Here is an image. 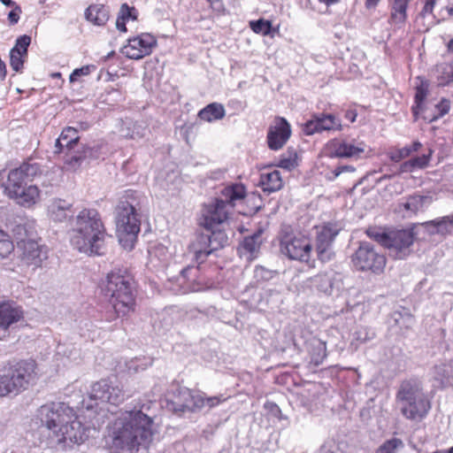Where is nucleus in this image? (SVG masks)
I'll return each mask as SVG.
<instances>
[{
    "label": "nucleus",
    "mask_w": 453,
    "mask_h": 453,
    "mask_svg": "<svg viewBox=\"0 0 453 453\" xmlns=\"http://www.w3.org/2000/svg\"><path fill=\"white\" fill-rule=\"evenodd\" d=\"M152 402H138L132 409L117 417L110 427L111 449L114 453H136L147 448L154 434V421L150 414Z\"/></svg>",
    "instance_id": "f257e3e1"
},
{
    "label": "nucleus",
    "mask_w": 453,
    "mask_h": 453,
    "mask_svg": "<svg viewBox=\"0 0 453 453\" xmlns=\"http://www.w3.org/2000/svg\"><path fill=\"white\" fill-rule=\"evenodd\" d=\"M38 417L50 431L51 447L65 449L82 443L88 436V428L77 418L73 408L65 403H50L42 405Z\"/></svg>",
    "instance_id": "f03ea898"
},
{
    "label": "nucleus",
    "mask_w": 453,
    "mask_h": 453,
    "mask_svg": "<svg viewBox=\"0 0 453 453\" xmlns=\"http://www.w3.org/2000/svg\"><path fill=\"white\" fill-rule=\"evenodd\" d=\"M106 236L101 216L95 209H83L72 220L70 242L81 253L104 255Z\"/></svg>",
    "instance_id": "7ed1b4c3"
},
{
    "label": "nucleus",
    "mask_w": 453,
    "mask_h": 453,
    "mask_svg": "<svg viewBox=\"0 0 453 453\" xmlns=\"http://www.w3.org/2000/svg\"><path fill=\"white\" fill-rule=\"evenodd\" d=\"M38 379L35 360H10L0 365V397L16 396L35 385Z\"/></svg>",
    "instance_id": "20e7f679"
},
{
    "label": "nucleus",
    "mask_w": 453,
    "mask_h": 453,
    "mask_svg": "<svg viewBox=\"0 0 453 453\" xmlns=\"http://www.w3.org/2000/svg\"><path fill=\"white\" fill-rule=\"evenodd\" d=\"M139 194L127 190L115 208L117 234L125 249H133L140 232L141 219Z\"/></svg>",
    "instance_id": "39448f33"
},
{
    "label": "nucleus",
    "mask_w": 453,
    "mask_h": 453,
    "mask_svg": "<svg viewBox=\"0 0 453 453\" xmlns=\"http://www.w3.org/2000/svg\"><path fill=\"white\" fill-rule=\"evenodd\" d=\"M103 292L115 313L108 319L109 321L117 317H125L134 311L135 306L134 281L126 272L118 270L109 273L104 282Z\"/></svg>",
    "instance_id": "423d86ee"
},
{
    "label": "nucleus",
    "mask_w": 453,
    "mask_h": 453,
    "mask_svg": "<svg viewBox=\"0 0 453 453\" xmlns=\"http://www.w3.org/2000/svg\"><path fill=\"white\" fill-rule=\"evenodd\" d=\"M395 397L400 404L401 413L410 420H422L431 409L430 400L417 379L403 380Z\"/></svg>",
    "instance_id": "0eeeda50"
},
{
    "label": "nucleus",
    "mask_w": 453,
    "mask_h": 453,
    "mask_svg": "<svg viewBox=\"0 0 453 453\" xmlns=\"http://www.w3.org/2000/svg\"><path fill=\"white\" fill-rule=\"evenodd\" d=\"M245 188L242 184H233L221 190V197L216 198L211 203L205 205L202 211L199 225L207 231L223 223L228 217L227 204L234 205V202L244 198Z\"/></svg>",
    "instance_id": "6e6552de"
},
{
    "label": "nucleus",
    "mask_w": 453,
    "mask_h": 453,
    "mask_svg": "<svg viewBox=\"0 0 453 453\" xmlns=\"http://www.w3.org/2000/svg\"><path fill=\"white\" fill-rule=\"evenodd\" d=\"M370 238L374 239L381 246L394 252L397 259H403L408 255V249L414 241L413 232L411 230L401 229L392 230L382 233H372Z\"/></svg>",
    "instance_id": "1a4fd4ad"
},
{
    "label": "nucleus",
    "mask_w": 453,
    "mask_h": 453,
    "mask_svg": "<svg viewBox=\"0 0 453 453\" xmlns=\"http://www.w3.org/2000/svg\"><path fill=\"white\" fill-rule=\"evenodd\" d=\"M25 322L23 307L14 301L0 302V341L6 340Z\"/></svg>",
    "instance_id": "9d476101"
},
{
    "label": "nucleus",
    "mask_w": 453,
    "mask_h": 453,
    "mask_svg": "<svg viewBox=\"0 0 453 453\" xmlns=\"http://www.w3.org/2000/svg\"><path fill=\"white\" fill-rule=\"evenodd\" d=\"M126 398L122 386L117 382L107 379H103L94 383L91 387L89 399L91 401H99L103 403L119 405Z\"/></svg>",
    "instance_id": "9b49d317"
},
{
    "label": "nucleus",
    "mask_w": 453,
    "mask_h": 453,
    "mask_svg": "<svg viewBox=\"0 0 453 453\" xmlns=\"http://www.w3.org/2000/svg\"><path fill=\"white\" fill-rule=\"evenodd\" d=\"M342 228L341 224L337 222H328L318 229L316 250L320 261L325 263L332 259L334 253L331 246Z\"/></svg>",
    "instance_id": "f8f14e48"
},
{
    "label": "nucleus",
    "mask_w": 453,
    "mask_h": 453,
    "mask_svg": "<svg viewBox=\"0 0 453 453\" xmlns=\"http://www.w3.org/2000/svg\"><path fill=\"white\" fill-rule=\"evenodd\" d=\"M311 249L310 241L304 237L286 235L280 241L281 253L292 260L309 262Z\"/></svg>",
    "instance_id": "ddd939ff"
},
{
    "label": "nucleus",
    "mask_w": 453,
    "mask_h": 453,
    "mask_svg": "<svg viewBox=\"0 0 453 453\" xmlns=\"http://www.w3.org/2000/svg\"><path fill=\"white\" fill-rule=\"evenodd\" d=\"M171 405L174 412H196L204 408L202 395L187 388H180L175 392Z\"/></svg>",
    "instance_id": "4468645a"
},
{
    "label": "nucleus",
    "mask_w": 453,
    "mask_h": 453,
    "mask_svg": "<svg viewBox=\"0 0 453 453\" xmlns=\"http://www.w3.org/2000/svg\"><path fill=\"white\" fill-rule=\"evenodd\" d=\"M156 46V38L150 34L143 33L128 39L127 43L121 49V53L130 59H141L150 55Z\"/></svg>",
    "instance_id": "2eb2a0df"
},
{
    "label": "nucleus",
    "mask_w": 453,
    "mask_h": 453,
    "mask_svg": "<svg viewBox=\"0 0 453 453\" xmlns=\"http://www.w3.org/2000/svg\"><path fill=\"white\" fill-rule=\"evenodd\" d=\"M18 250L21 261L27 265L38 267L48 257L47 247L33 239H19Z\"/></svg>",
    "instance_id": "dca6fc26"
},
{
    "label": "nucleus",
    "mask_w": 453,
    "mask_h": 453,
    "mask_svg": "<svg viewBox=\"0 0 453 453\" xmlns=\"http://www.w3.org/2000/svg\"><path fill=\"white\" fill-rule=\"evenodd\" d=\"M222 235L221 233H199L196 234L194 240L188 246V251L193 255V258L201 264L205 261L207 257L212 253L213 250H218L220 246L219 243L214 244L216 236Z\"/></svg>",
    "instance_id": "f3484780"
},
{
    "label": "nucleus",
    "mask_w": 453,
    "mask_h": 453,
    "mask_svg": "<svg viewBox=\"0 0 453 453\" xmlns=\"http://www.w3.org/2000/svg\"><path fill=\"white\" fill-rule=\"evenodd\" d=\"M415 322L410 309L401 305L395 307L388 319V328L392 333L403 337L408 335Z\"/></svg>",
    "instance_id": "a211bd4d"
},
{
    "label": "nucleus",
    "mask_w": 453,
    "mask_h": 453,
    "mask_svg": "<svg viewBox=\"0 0 453 453\" xmlns=\"http://www.w3.org/2000/svg\"><path fill=\"white\" fill-rule=\"evenodd\" d=\"M342 124L332 114H315L311 119L306 121L303 127V132L306 135L330 130H341Z\"/></svg>",
    "instance_id": "6ab92c4d"
},
{
    "label": "nucleus",
    "mask_w": 453,
    "mask_h": 453,
    "mask_svg": "<svg viewBox=\"0 0 453 453\" xmlns=\"http://www.w3.org/2000/svg\"><path fill=\"white\" fill-rule=\"evenodd\" d=\"M291 135V127L284 118H276L274 125L270 127L267 134V142L271 150L281 149Z\"/></svg>",
    "instance_id": "aec40b11"
},
{
    "label": "nucleus",
    "mask_w": 453,
    "mask_h": 453,
    "mask_svg": "<svg viewBox=\"0 0 453 453\" xmlns=\"http://www.w3.org/2000/svg\"><path fill=\"white\" fill-rule=\"evenodd\" d=\"M31 43V37L24 35L17 38L14 47L10 51V65L15 72L23 68L27 50Z\"/></svg>",
    "instance_id": "412c9836"
},
{
    "label": "nucleus",
    "mask_w": 453,
    "mask_h": 453,
    "mask_svg": "<svg viewBox=\"0 0 453 453\" xmlns=\"http://www.w3.org/2000/svg\"><path fill=\"white\" fill-rule=\"evenodd\" d=\"M328 156L330 157H352L365 151V147L356 146L338 139L332 140L328 145Z\"/></svg>",
    "instance_id": "4be33fe9"
},
{
    "label": "nucleus",
    "mask_w": 453,
    "mask_h": 453,
    "mask_svg": "<svg viewBox=\"0 0 453 453\" xmlns=\"http://www.w3.org/2000/svg\"><path fill=\"white\" fill-rule=\"evenodd\" d=\"M73 203L60 198H54L48 205L49 217L56 222L65 221L72 213Z\"/></svg>",
    "instance_id": "5701e85b"
},
{
    "label": "nucleus",
    "mask_w": 453,
    "mask_h": 453,
    "mask_svg": "<svg viewBox=\"0 0 453 453\" xmlns=\"http://www.w3.org/2000/svg\"><path fill=\"white\" fill-rule=\"evenodd\" d=\"M426 225L432 234L442 236L453 234V214L436 218L426 222Z\"/></svg>",
    "instance_id": "b1692460"
},
{
    "label": "nucleus",
    "mask_w": 453,
    "mask_h": 453,
    "mask_svg": "<svg viewBox=\"0 0 453 453\" xmlns=\"http://www.w3.org/2000/svg\"><path fill=\"white\" fill-rule=\"evenodd\" d=\"M79 136L77 135V129L72 127H65L60 136L56 140L55 142V153H61L63 149L65 148L68 151H71L75 145H77Z\"/></svg>",
    "instance_id": "393cba45"
},
{
    "label": "nucleus",
    "mask_w": 453,
    "mask_h": 453,
    "mask_svg": "<svg viewBox=\"0 0 453 453\" xmlns=\"http://www.w3.org/2000/svg\"><path fill=\"white\" fill-rule=\"evenodd\" d=\"M27 182L17 169H13L8 173L7 180L4 184V190L9 197H12L17 196L22 188L27 186Z\"/></svg>",
    "instance_id": "a878e982"
},
{
    "label": "nucleus",
    "mask_w": 453,
    "mask_h": 453,
    "mask_svg": "<svg viewBox=\"0 0 453 453\" xmlns=\"http://www.w3.org/2000/svg\"><path fill=\"white\" fill-rule=\"evenodd\" d=\"M262 244V231L258 230L250 236H246L241 246V254L246 253L248 259H253L259 251Z\"/></svg>",
    "instance_id": "bb28decb"
},
{
    "label": "nucleus",
    "mask_w": 453,
    "mask_h": 453,
    "mask_svg": "<svg viewBox=\"0 0 453 453\" xmlns=\"http://www.w3.org/2000/svg\"><path fill=\"white\" fill-rule=\"evenodd\" d=\"M40 191L35 185H27L22 188L20 191L17 193V196H13L12 198L15 199L18 203L25 206H33L39 199Z\"/></svg>",
    "instance_id": "cd10ccee"
},
{
    "label": "nucleus",
    "mask_w": 453,
    "mask_h": 453,
    "mask_svg": "<svg viewBox=\"0 0 453 453\" xmlns=\"http://www.w3.org/2000/svg\"><path fill=\"white\" fill-rule=\"evenodd\" d=\"M86 19L96 26H104L109 19L108 9L101 4H92L85 12Z\"/></svg>",
    "instance_id": "c85d7f7f"
},
{
    "label": "nucleus",
    "mask_w": 453,
    "mask_h": 453,
    "mask_svg": "<svg viewBox=\"0 0 453 453\" xmlns=\"http://www.w3.org/2000/svg\"><path fill=\"white\" fill-rule=\"evenodd\" d=\"M260 184L264 191L268 193L280 190L283 186L280 173L274 170L270 173H262L260 176Z\"/></svg>",
    "instance_id": "c756f323"
},
{
    "label": "nucleus",
    "mask_w": 453,
    "mask_h": 453,
    "mask_svg": "<svg viewBox=\"0 0 453 453\" xmlns=\"http://www.w3.org/2000/svg\"><path fill=\"white\" fill-rule=\"evenodd\" d=\"M308 348L311 363L315 365L322 364L326 357V342L318 338H312L308 342Z\"/></svg>",
    "instance_id": "7c9ffc66"
},
{
    "label": "nucleus",
    "mask_w": 453,
    "mask_h": 453,
    "mask_svg": "<svg viewBox=\"0 0 453 453\" xmlns=\"http://www.w3.org/2000/svg\"><path fill=\"white\" fill-rule=\"evenodd\" d=\"M138 16V12L134 6H129L127 3L120 5L117 20L116 27L120 32H127L126 22L128 20H135Z\"/></svg>",
    "instance_id": "2f4dec72"
},
{
    "label": "nucleus",
    "mask_w": 453,
    "mask_h": 453,
    "mask_svg": "<svg viewBox=\"0 0 453 453\" xmlns=\"http://www.w3.org/2000/svg\"><path fill=\"white\" fill-rule=\"evenodd\" d=\"M224 106L219 103H211L198 112V117L208 122L221 119L225 117Z\"/></svg>",
    "instance_id": "473e14b6"
},
{
    "label": "nucleus",
    "mask_w": 453,
    "mask_h": 453,
    "mask_svg": "<svg viewBox=\"0 0 453 453\" xmlns=\"http://www.w3.org/2000/svg\"><path fill=\"white\" fill-rule=\"evenodd\" d=\"M311 285L317 288L318 290L330 295L333 290V278L332 275L327 273H319L310 279Z\"/></svg>",
    "instance_id": "72a5a7b5"
},
{
    "label": "nucleus",
    "mask_w": 453,
    "mask_h": 453,
    "mask_svg": "<svg viewBox=\"0 0 453 453\" xmlns=\"http://www.w3.org/2000/svg\"><path fill=\"white\" fill-rule=\"evenodd\" d=\"M353 266L357 271H366L368 268V244L361 242L358 250L352 257Z\"/></svg>",
    "instance_id": "f704fd0d"
},
{
    "label": "nucleus",
    "mask_w": 453,
    "mask_h": 453,
    "mask_svg": "<svg viewBox=\"0 0 453 453\" xmlns=\"http://www.w3.org/2000/svg\"><path fill=\"white\" fill-rule=\"evenodd\" d=\"M146 127L139 122H127L121 128V135L126 138L138 139L145 135Z\"/></svg>",
    "instance_id": "c9c22d12"
},
{
    "label": "nucleus",
    "mask_w": 453,
    "mask_h": 453,
    "mask_svg": "<svg viewBox=\"0 0 453 453\" xmlns=\"http://www.w3.org/2000/svg\"><path fill=\"white\" fill-rule=\"evenodd\" d=\"M418 79H420V84L416 87V93L414 97L415 105L412 106V112L414 115H417L418 110L422 108L423 103L427 96L429 88V82L426 80L421 79L419 76Z\"/></svg>",
    "instance_id": "e433bc0d"
},
{
    "label": "nucleus",
    "mask_w": 453,
    "mask_h": 453,
    "mask_svg": "<svg viewBox=\"0 0 453 453\" xmlns=\"http://www.w3.org/2000/svg\"><path fill=\"white\" fill-rule=\"evenodd\" d=\"M429 200V196L415 195L408 197L406 202L403 203L402 205L406 211L416 213L421 210Z\"/></svg>",
    "instance_id": "4c0bfd02"
},
{
    "label": "nucleus",
    "mask_w": 453,
    "mask_h": 453,
    "mask_svg": "<svg viewBox=\"0 0 453 453\" xmlns=\"http://www.w3.org/2000/svg\"><path fill=\"white\" fill-rule=\"evenodd\" d=\"M437 80L440 85L453 82V64L442 63L436 66Z\"/></svg>",
    "instance_id": "58836bf2"
},
{
    "label": "nucleus",
    "mask_w": 453,
    "mask_h": 453,
    "mask_svg": "<svg viewBox=\"0 0 453 453\" xmlns=\"http://www.w3.org/2000/svg\"><path fill=\"white\" fill-rule=\"evenodd\" d=\"M404 448L403 441L399 438H392L384 441L375 453H397Z\"/></svg>",
    "instance_id": "ea45409f"
},
{
    "label": "nucleus",
    "mask_w": 453,
    "mask_h": 453,
    "mask_svg": "<svg viewBox=\"0 0 453 453\" xmlns=\"http://www.w3.org/2000/svg\"><path fill=\"white\" fill-rule=\"evenodd\" d=\"M452 373V368L446 364L437 365L434 367V377L441 384L448 383Z\"/></svg>",
    "instance_id": "a19ab883"
},
{
    "label": "nucleus",
    "mask_w": 453,
    "mask_h": 453,
    "mask_svg": "<svg viewBox=\"0 0 453 453\" xmlns=\"http://www.w3.org/2000/svg\"><path fill=\"white\" fill-rule=\"evenodd\" d=\"M27 181L32 180L40 173V166L36 163H24L16 168Z\"/></svg>",
    "instance_id": "79ce46f5"
},
{
    "label": "nucleus",
    "mask_w": 453,
    "mask_h": 453,
    "mask_svg": "<svg viewBox=\"0 0 453 453\" xmlns=\"http://www.w3.org/2000/svg\"><path fill=\"white\" fill-rule=\"evenodd\" d=\"M370 259L372 260V263L370 265V271L374 273H382L386 266V257L384 255L374 253L372 249L370 247Z\"/></svg>",
    "instance_id": "37998d69"
},
{
    "label": "nucleus",
    "mask_w": 453,
    "mask_h": 453,
    "mask_svg": "<svg viewBox=\"0 0 453 453\" xmlns=\"http://www.w3.org/2000/svg\"><path fill=\"white\" fill-rule=\"evenodd\" d=\"M13 249V243L9 236L4 231H0V260L7 257Z\"/></svg>",
    "instance_id": "c03bdc74"
},
{
    "label": "nucleus",
    "mask_w": 453,
    "mask_h": 453,
    "mask_svg": "<svg viewBox=\"0 0 453 453\" xmlns=\"http://www.w3.org/2000/svg\"><path fill=\"white\" fill-rule=\"evenodd\" d=\"M276 271L270 270L262 265H257L254 270V278L257 281H268L274 278Z\"/></svg>",
    "instance_id": "a18cd8bd"
},
{
    "label": "nucleus",
    "mask_w": 453,
    "mask_h": 453,
    "mask_svg": "<svg viewBox=\"0 0 453 453\" xmlns=\"http://www.w3.org/2000/svg\"><path fill=\"white\" fill-rule=\"evenodd\" d=\"M346 444L336 442L335 441H327L320 448L319 453H345Z\"/></svg>",
    "instance_id": "49530a36"
},
{
    "label": "nucleus",
    "mask_w": 453,
    "mask_h": 453,
    "mask_svg": "<svg viewBox=\"0 0 453 453\" xmlns=\"http://www.w3.org/2000/svg\"><path fill=\"white\" fill-rule=\"evenodd\" d=\"M288 153H289L288 157H285V156L281 157L278 165L280 168L290 171L297 165V162H296L297 154L294 150L288 151Z\"/></svg>",
    "instance_id": "de8ad7c7"
},
{
    "label": "nucleus",
    "mask_w": 453,
    "mask_h": 453,
    "mask_svg": "<svg viewBox=\"0 0 453 453\" xmlns=\"http://www.w3.org/2000/svg\"><path fill=\"white\" fill-rule=\"evenodd\" d=\"M250 27L255 33H262L263 35H268L270 33L272 24L268 20L260 19L256 21H251Z\"/></svg>",
    "instance_id": "09e8293b"
},
{
    "label": "nucleus",
    "mask_w": 453,
    "mask_h": 453,
    "mask_svg": "<svg viewBox=\"0 0 453 453\" xmlns=\"http://www.w3.org/2000/svg\"><path fill=\"white\" fill-rule=\"evenodd\" d=\"M435 108H436L438 113L436 115H434L431 119H429V122L435 121L438 119L446 115L449 111V109H450V101L446 98H442L435 105Z\"/></svg>",
    "instance_id": "8fccbe9b"
},
{
    "label": "nucleus",
    "mask_w": 453,
    "mask_h": 453,
    "mask_svg": "<svg viewBox=\"0 0 453 453\" xmlns=\"http://www.w3.org/2000/svg\"><path fill=\"white\" fill-rule=\"evenodd\" d=\"M151 362H144L140 358H134L127 363V367L128 372H138L139 371H143L150 365Z\"/></svg>",
    "instance_id": "3c124183"
},
{
    "label": "nucleus",
    "mask_w": 453,
    "mask_h": 453,
    "mask_svg": "<svg viewBox=\"0 0 453 453\" xmlns=\"http://www.w3.org/2000/svg\"><path fill=\"white\" fill-rule=\"evenodd\" d=\"M431 153L432 151L430 150L428 154H423L422 156L415 157L410 159L414 170L424 169L425 167H426L431 158Z\"/></svg>",
    "instance_id": "603ef678"
},
{
    "label": "nucleus",
    "mask_w": 453,
    "mask_h": 453,
    "mask_svg": "<svg viewBox=\"0 0 453 453\" xmlns=\"http://www.w3.org/2000/svg\"><path fill=\"white\" fill-rule=\"evenodd\" d=\"M91 69H95L94 65H84L81 68H76L73 71V73L70 74L69 80L70 82H74L78 80L81 76H86L90 73Z\"/></svg>",
    "instance_id": "864d4df0"
},
{
    "label": "nucleus",
    "mask_w": 453,
    "mask_h": 453,
    "mask_svg": "<svg viewBox=\"0 0 453 453\" xmlns=\"http://www.w3.org/2000/svg\"><path fill=\"white\" fill-rule=\"evenodd\" d=\"M202 398L204 400V407H208L210 409L218 406L227 399V397H225L223 395L210 397H206L202 395Z\"/></svg>",
    "instance_id": "5fc2aeb1"
},
{
    "label": "nucleus",
    "mask_w": 453,
    "mask_h": 453,
    "mask_svg": "<svg viewBox=\"0 0 453 453\" xmlns=\"http://www.w3.org/2000/svg\"><path fill=\"white\" fill-rule=\"evenodd\" d=\"M22 13L21 7L19 5H15L12 8V11L8 13V21L10 26L16 25L20 18V14Z\"/></svg>",
    "instance_id": "6e6d98bb"
},
{
    "label": "nucleus",
    "mask_w": 453,
    "mask_h": 453,
    "mask_svg": "<svg viewBox=\"0 0 453 453\" xmlns=\"http://www.w3.org/2000/svg\"><path fill=\"white\" fill-rule=\"evenodd\" d=\"M86 157V151L84 150L82 153L78 152L77 154H70L66 163L72 167L75 168L79 166L82 160Z\"/></svg>",
    "instance_id": "4d7b16f0"
},
{
    "label": "nucleus",
    "mask_w": 453,
    "mask_h": 453,
    "mask_svg": "<svg viewBox=\"0 0 453 453\" xmlns=\"http://www.w3.org/2000/svg\"><path fill=\"white\" fill-rule=\"evenodd\" d=\"M411 155V150L409 148L403 147L402 149L397 150L395 152H392L390 155V158L394 162H399L400 160L409 157Z\"/></svg>",
    "instance_id": "13d9d810"
},
{
    "label": "nucleus",
    "mask_w": 453,
    "mask_h": 453,
    "mask_svg": "<svg viewBox=\"0 0 453 453\" xmlns=\"http://www.w3.org/2000/svg\"><path fill=\"white\" fill-rule=\"evenodd\" d=\"M437 0H426L425 5L423 7V10L421 12V14L423 16H426V14H430L433 12L434 7L436 4Z\"/></svg>",
    "instance_id": "bf43d9fd"
},
{
    "label": "nucleus",
    "mask_w": 453,
    "mask_h": 453,
    "mask_svg": "<svg viewBox=\"0 0 453 453\" xmlns=\"http://www.w3.org/2000/svg\"><path fill=\"white\" fill-rule=\"evenodd\" d=\"M400 173H411L414 171L411 160L405 161L400 165Z\"/></svg>",
    "instance_id": "052dcab7"
},
{
    "label": "nucleus",
    "mask_w": 453,
    "mask_h": 453,
    "mask_svg": "<svg viewBox=\"0 0 453 453\" xmlns=\"http://www.w3.org/2000/svg\"><path fill=\"white\" fill-rule=\"evenodd\" d=\"M357 117V112L356 109H349L345 112V118L350 122H355Z\"/></svg>",
    "instance_id": "680f3d73"
},
{
    "label": "nucleus",
    "mask_w": 453,
    "mask_h": 453,
    "mask_svg": "<svg viewBox=\"0 0 453 453\" xmlns=\"http://www.w3.org/2000/svg\"><path fill=\"white\" fill-rule=\"evenodd\" d=\"M345 171H351L353 172L354 171V168L350 165H342V166H338L334 169V174L335 177H338L342 173L345 172Z\"/></svg>",
    "instance_id": "e2e57ef3"
},
{
    "label": "nucleus",
    "mask_w": 453,
    "mask_h": 453,
    "mask_svg": "<svg viewBox=\"0 0 453 453\" xmlns=\"http://www.w3.org/2000/svg\"><path fill=\"white\" fill-rule=\"evenodd\" d=\"M421 146L422 144L418 141H416L413 142L411 145L406 146V148H409L411 154L412 152L418 151L421 148Z\"/></svg>",
    "instance_id": "0e129e2a"
},
{
    "label": "nucleus",
    "mask_w": 453,
    "mask_h": 453,
    "mask_svg": "<svg viewBox=\"0 0 453 453\" xmlns=\"http://www.w3.org/2000/svg\"><path fill=\"white\" fill-rule=\"evenodd\" d=\"M0 2L5 5L13 8L15 5H19L17 3H15L12 0H0Z\"/></svg>",
    "instance_id": "69168bd1"
},
{
    "label": "nucleus",
    "mask_w": 453,
    "mask_h": 453,
    "mask_svg": "<svg viewBox=\"0 0 453 453\" xmlns=\"http://www.w3.org/2000/svg\"><path fill=\"white\" fill-rule=\"evenodd\" d=\"M320 3H323L326 5H331V4H336L339 2V0H319Z\"/></svg>",
    "instance_id": "338daca9"
},
{
    "label": "nucleus",
    "mask_w": 453,
    "mask_h": 453,
    "mask_svg": "<svg viewBox=\"0 0 453 453\" xmlns=\"http://www.w3.org/2000/svg\"><path fill=\"white\" fill-rule=\"evenodd\" d=\"M448 50L453 53V38L448 42Z\"/></svg>",
    "instance_id": "774afa93"
}]
</instances>
